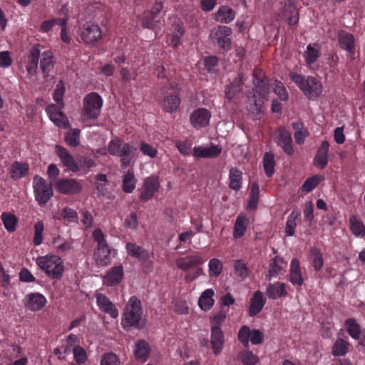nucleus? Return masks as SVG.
<instances>
[{"label":"nucleus","mask_w":365,"mask_h":365,"mask_svg":"<svg viewBox=\"0 0 365 365\" xmlns=\"http://www.w3.org/2000/svg\"><path fill=\"white\" fill-rule=\"evenodd\" d=\"M143 310L140 301L135 297L130 298L127 303L121 324L125 329H129L131 327L141 329L145 324L141 322Z\"/></svg>","instance_id":"1"},{"label":"nucleus","mask_w":365,"mask_h":365,"mask_svg":"<svg viewBox=\"0 0 365 365\" xmlns=\"http://www.w3.org/2000/svg\"><path fill=\"white\" fill-rule=\"evenodd\" d=\"M108 151L112 155L120 158V166L125 169L134 158L137 147L133 143H128L120 141L118 138L112 140L108 146Z\"/></svg>","instance_id":"2"},{"label":"nucleus","mask_w":365,"mask_h":365,"mask_svg":"<svg viewBox=\"0 0 365 365\" xmlns=\"http://www.w3.org/2000/svg\"><path fill=\"white\" fill-rule=\"evenodd\" d=\"M38 266L45 271L46 274L52 279H59L64 271V266L58 256L38 257L36 259Z\"/></svg>","instance_id":"3"},{"label":"nucleus","mask_w":365,"mask_h":365,"mask_svg":"<svg viewBox=\"0 0 365 365\" xmlns=\"http://www.w3.org/2000/svg\"><path fill=\"white\" fill-rule=\"evenodd\" d=\"M35 198L40 205H44L53 196L52 181L47 184L45 179L36 175L34 178Z\"/></svg>","instance_id":"4"},{"label":"nucleus","mask_w":365,"mask_h":365,"mask_svg":"<svg viewBox=\"0 0 365 365\" xmlns=\"http://www.w3.org/2000/svg\"><path fill=\"white\" fill-rule=\"evenodd\" d=\"M103 101L96 93H91L83 100V115L88 118H96L100 114Z\"/></svg>","instance_id":"5"},{"label":"nucleus","mask_w":365,"mask_h":365,"mask_svg":"<svg viewBox=\"0 0 365 365\" xmlns=\"http://www.w3.org/2000/svg\"><path fill=\"white\" fill-rule=\"evenodd\" d=\"M56 190L64 195H75L82 190L81 184L74 179H60L55 183Z\"/></svg>","instance_id":"6"},{"label":"nucleus","mask_w":365,"mask_h":365,"mask_svg":"<svg viewBox=\"0 0 365 365\" xmlns=\"http://www.w3.org/2000/svg\"><path fill=\"white\" fill-rule=\"evenodd\" d=\"M232 34V29L225 26H218L215 33V38L220 48L228 51L231 48V39L230 36Z\"/></svg>","instance_id":"7"},{"label":"nucleus","mask_w":365,"mask_h":365,"mask_svg":"<svg viewBox=\"0 0 365 365\" xmlns=\"http://www.w3.org/2000/svg\"><path fill=\"white\" fill-rule=\"evenodd\" d=\"M39 47V44H35L29 51L26 68L28 74L31 76H34L37 71L38 59L41 54Z\"/></svg>","instance_id":"8"},{"label":"nucleus","mask_w":365,"mask_h":365,"mask_svg":"<svg viewBox=\"0 0 365 365\" xmlns=\"http://www.w3.org/2000/svg\"><path fill=\"white\" fill-rule=\"evenodd\" d=\"M46 112L50 119L57 125L66 128L69 126L67 117L60 110L59 107L55 104L47 106Z\"/></svg>","instance_id":"9"},{"label":"nucleus","mask_w":365,"mask_h":365,"mask_svg":"<svg viewBox=\"0 0 365 365\" xmlns=\"http://www.w3.org/2000/svg\"><path fill=\"white\" fill-rule=\"evenodd\" d=\"M56 153L61 159V163L72 172H78L79 166L75 162L73 156L69 153L68 150L61 145H56Z\"/></svg>","instance_id":"10"},{"label":"nucleus","mask_w":365,"mask_h":365,"mask_svg":"<svg viewBox=\"0 0 365 365\" xmlns=\"http://www.w3.org/2000/svg\"><path fill=\"white\" fill-rule=\"evenodd\" d=\"M169 88L173 90L169 95L166 96L163 99V107L164 110L169 113H173L177 110L180 100L178 97L177 89L171 83H168Z\"/></svg>","instance_id":"11"},{"label":"nucleus","mask_w":365,"mask_h":365,"mask_svg":"<svg viewBox=\"0 0 365 365\" xmlns=\"http://www.w3.org/2000/svg\"><path fill=\"white\" fill-rule=\"evenodd\" d=\"M159 187L160 182L157 178L153 176L147 178L144 181L143 191L140 196V200L148 201L151 199Z\"/></svg>","instance_id":"12"},{"label":"nucleus","mask_w":365,"mask_h":365,"mask_svg":"<svg viewBox=\"0 0 365 365\" xmlns=\"http://www.w3.org/2000/svg\"><path fill=\"white\" fill-rule=\"evenodd\" d=\"M210 116L207 109L199 108L191 114L190 121L195 128L205 127L209 123Z\"/></svg>","instance_id":"13"},{"label":"nucleus","mask_w":365,"mask_h":365,"mask_svg":"<svg viewBox=\"0 0 365 365\" xmlns=\"http://www.w3.org/2000/svg\"><path fill=\"white\" fill-rule=\"evenodd\" d=\"M204 262L202 258L199 255L185 256L176 259V266L183 270L187 271Z\"/></svg>","instance_id":"14"},{"label":"nucleus","mask_w":365,"mask_h":365,"mask_svg":"<svg viewBox=\"0 0 365 365\" xmlns=\"http://www.w3.org/2000/svg\"><path fill=\"white\" fill-rule=\"evenodd\" d=\"M102 36L100 27L96 24L88 25L81 33L84 43L89 44L97 41Z\"/></svg>","instance_id":"15"},{"label":"nucleus","mask_w":365,"mask_h":365,"mask_svg":"<svg viewBox=\"0 0 365 365\" xmlns=\"http://www.w3.org/2000/svg\"><path fill=\"white\" fill-rule=\"evenodd\" d=\"M211 344L213 353L218 355L225 343L224 334L220 327H211Z\"/></svg>","instance_id":"16"},{"label":"nucleus","mask_w":365,"mask_h":365,"mask_svg":"<svg viewBox=\"0 0 365 365\" xmlns=\"http://www.w3.org/2000/svg\"><path fill=\"white\" fill-rule=\"evenodd\" d=\"M123 275L122 266L113 267L103 276V282L106 286H115L120 282Z\"/></svg>","instance_id":"17"},{"label":"nucleus","mask_w":365,"mask_h":365,"mask_svg":"<svg viewBox=\"0 0 365 365\" xmlns=\"http://www.w3.org/2000/svg\"><path fill=\"white\" fill-rule=\"evenodd\" d=\"M97 303L100 309L113 318L118 315V312L111 301L103 294H96Z\"/></svg>","instance_id":"18"},{"label":"nucleus","mask_w":365,"mask_h":365,"mask_svg":"<svg viewBox=\"0 0 365 365\" xmlns=\"http://www.w3.org/2000/svg\"><path fill=\"white\" fill-rule=\"evenodd\" d=\"M264 101L262 98L256 99L255 96L249 99V103L247 106L248 115L252 120H258L262 116V108Z\"/></svg>","instance_id":"19"},{"label":"nucleus","mask_w":365,"mask_h":365,"mask_svg":"<svg viewBox=\"0 0 365 365\" xmlns=\"http://www.w3.org/2000/svg\"><path fill=\"white\" fill-rule=\"evenodd\" d=\"M338 41L341 48L350 53H354V38L351 34L340 31L338 34Z\"/></svg>","instance_id":"20"},{"label":"nucleus","mask_w":365,"mask_h":365,"mask_svg":"<svg viewBox=\"0 0 365 365\" xmlns=\"http://www.w3.org/2000/svg\"><path fill=\"white\" fill-rule=\"evenodd\" d=\"M126 249L129 255L137 258L140 262H145L150 257L149 253L147 250L135 243H127Z\"/></svg>","instance_id":"21"},{"label":"nucleus","mask_w":365,"mask_h":365,"mask_svg":"<svg viewBox=\"0 0 365 365\" xmlns=\"http://www.w3.org/2000/svg\"><path fill=\"white\" fill-rule=\"evenodd\" d=\"M243 84V75L238 74L237 77L226 87L225 97L231 100L237 93H239L242 90Z\"/></svg>","instance_id":"22"},{"label":"nucleus","mask_w":365,"mask_h":365,"mask_svg":"<svg viewBox=\"0 0 365 365\" xmlns=\"http://www.w3.org/2000/svg\"><path fill=\"white\" fill-rule=\"evenodd\" d=\"M289 280L292 284L301 286L303 284V278L300 269L299 262L294 258L291 261Z\"/></svg>","instance_id":"23"},{"label":"nucleus","mask_w":365,"mask_h":365,"mask_svg":"<svg viewBox=\"0 0 365 365\" xmlns=\"http://www.w3.org/2000/svg\"><path fill=\"white\" fill-rule=\"evenodd\" d=\"M282 18L284 19L289 25H294L299 21V14L295 4H290L284 7L281 12Z\"/></svg>","instance_id":"24"},{"label":"nucleus","mask_w":365,"mask_h":365,"mask_svg":"<svg viewBox=\"0 0 365 365\" xmlns=\"http://www.w3.org/2000/svg\"><path fill=\"white\" fill-rule=\"evenodd\" d=\"M305 88L307 89L309 93L304 94L309 98L319 96L322 92V86L320 81L312 76H309L307 78Z\"/></svg>","instance_id":"25"},{"label":"nucleus","mask_w":365,"mask_h":365,"mask_svg":"<svg viewBox=\"0 0 365 365\" xmlns=\"http://www.w3.org/2000/svg\"><path fill=\"white\" fill-rule=\"evenodd\" d=\"M53 58V53L49 51L42 53V58L40 61V68L45 78L49 76L51 71L53 69L54 61Z\"/></svg>","instance_id":"26"},{"label":"nucleus","mask_w":365,"mask_h":365,"mask_svg":"<svg viewBox=\"0 0 365 365\" xmlns=\"http://www.w3.org/2000/svg\"><path fill=\"white\" fill-rule=\"evenodd\" d=\"M110 250L107 244L98 246L94 253L96 262L101 266H106L110 262Z\"/></svg>","instance_id":"27"},{"label":"nucleus","mask_w":365,"mask_h":365,"mask_svg":"<svg viewBox=\"0 0 365 365\" xmlns=\"http://www.w3.org/2000/svg\"><path fill=\"white\" fill-rule=\"evenodd\" d=\"M194 156L197 158H216L221 153L222 149L218 146L210 148L195 147L194 148Z\"/></svg>","instance_id":"28"},{"label":"nucleus","mask_w":365,"mask_h":365,"mask_svg":"<svg viewBox=\"0 0 365 365\" xmlns=\"http://www.w3.org/2000/svg\"><path fill=\"white\" fill-rule=\"evenodd\" d=\"M29 300L26 304L28 309L33 311L41 309L46 302V298L39 293H32L28 296Z\"/></svg>","instance_id":"29"},{"label":"nucleus","mask_w":365,"mask_h":365,"mask_svg":"<svg viewBox=\"0 0 365 365\" xmlns=\"http://www.w3.org/2000/svg\"><path fill=\"white\" fill-rule=\"evenodd\" d=\"M292 140L289 132L283 130L279 133L277 144L282 148L284 151L289 155H292L294 153V149L292 145Z\"/></svg>","instance_id":"30"},{"label":"nucleus","mask_w":365,"mask_h":365,"mask_svg":"<svg viewBox=\"0 0 365 365\" xmlns=\"http://www.w3.org/2000/svg\"><path fill=\"white\" fill-rule=\"evenodd\" d=\"M264 305L262 293L260 291H257L254 297L251 299V304L249 310V314L251 317L257 315L261 312Z\"/></svg>","instance_id":"31"},{"label":"nucleus","mask_w":365,"mask_h":365,"mask_svg":"<svg viewBox=\"0 0 365 365\" xmlns=\"http://www.w3.org/2000/svg\"><path fill=\"white\" fill-rule=\"evenodd\" d=\"M235 11L227 6L220 7L215 14L216 20L222 24H228L231 22L235 19Z\"/></svg>","instance_id":"32"},{"label":"nucleus","mask_w":365,"mask_h":365,"mask_svg":"<svg viewBox=\"0 0 365 365\" xmlns=\"http://www.w3.org/2000/svg\"><path fill=\"white\" fill-rule=\"evenodd\" d=\"M253 83L255 90L262 98L269 92L270 85L267 79H259L257 76V71H254Z\"/></svg>","instance_id":"33"},{"label":"nucleus","mask_w":365,"mask_h":365,"mask_svg":"<svg viewBox=\"0 0 365 365\" xmlns=\"http://www.w3.org/2000/svg\"><path fill=\"white\" fill-rule=\"evenodd\" d=\"M29 169V164L16 161L11 165V177L14 180H19L28 174Z\"/></svg>","instance_id":"34"},{"label":"nucleus","mask_w":365,"mask_h":365,"mask_svg":"<svg viewBox=\"0 0 365 365\" xmlns=\"http://www.w3.org/2000/svg\"><path fill=\"white\" fill-rule=\"evenodd\" d=\"M214 291L212 289H207L202 292L198 300L199 307L204 311L210 310L213 304Z\"/></svg>","instance_id":"35"},{"label":"nucleus","mask_w":365,"mask_h":365,"mask_svg":"<svg viewBox=\"0 0 365 365\" xmlns=\"http://www.w3.org/2000/svg\"><path fill=\"white\" fill-rule=\"evenodd\" d=\"M285 284L284 283H275L269 284L267 287V294L270 299H277L287 295Z\"/></svg>","instance_id":"36"},{"label":"nucleus","mask_w":365,"mask_h":365,"mask_svg":"<svg viewBox=\"0 0 365 365\" xmlns=\"http://www.w3.org/2000/svg\"><path fill=\"white\" fill-rule=\"evenodd\" d=\"M230 187L239 190L241 187L242 173L237 168H232L230 170Z\"/></svg>","instance_id":"37"},{"label":"nucleus","mask_w":365,"mask_h":365,"mask_svg":"<svg viewBox=\"0 0 365 365\" xmlns=\"http://www.w3.org/2000/svg\"><path fill=\"white\" fill-rule=\"evenodd\" d=\"M274 156L271 152L265 153L263 158V168L267 177H271L274 171Z\"/></svg>","instance_id":"38"},{"label":"nucleus","mask_w":365,"mask_h":365,"mask_svg":"<svg viewBox=\"0 0 365 365\" xmlns=\"http://www.w3.org/2000/svg\"><path fill=\"white\" fill-rule=\"evenodd\" d=\"M1 217L8 232H12L16 230L18 219L14 214L3 212Z\"/></svg>","instance_id":"39"},{"label":"nucleus","mask_w":365,"mask_h":365,"mask_svg":"<svg viewBox=\"0 0 365 365\" xmlns=\"http://www.w3.org/2000/svg\"><path fill=\"white\" fill-rule=\"evenodd\" d=\"M150 346L149 344L144 340H140L136 344V349L135 355L137 359L145 361L149 356Z\"/></svg>","instance_id":"40"},{"label":"nucleus","mask_w":365,"mask_h":365,"mask_svg":"<svg viewBox=\"0 0 365 365\" xmlns=\"http://www.w3.org/2000/svg\"><path fill=\"white\" fill-rule=\"evenodd\" d=\"M81 130L78 128H70L65 135L66 143L71 147H76L80 144Z\"/></svg>","instance_id":"41"},{"label":"nucleus","mask_w":365,"mask_h":365,"mask_svg":"<svg viewBox=\"0 0 365 365\" xmlns=\"http://www.w3.org/2000/svg\"><path fill=\"white\" fill-rule=\"evenodd\" d=\"M157 16L150 14L148 11L145 12L142 19V26L143 28L154 30L159 27L160 21L156 19Z\"/></svg>","instance_id":"42"},{"label":"nucleus","mask_w":365,"mask_h":365,"mask_svg":"<svg viewBox=\"0 0 365 365\" xmlns=\"http://www.w3.org/2000/svg\"><path fill=\"white\" fill-rule=\"evenodd\" d=\"M259 187L257 182H255L252 184L250 200L248 202V208L255 209L259 202Z\"/></svg>","instance_id":"43"},{"label":"nucleus","mask_w":365,"mask_h":365,"mask_svg":"<svg viewBox=\"0 0 365 365\" xmlns=\"http://www.w3.org/2000/svg\"><path fill=\"white\" fill-rule=\"evenodd\" d=\"M283 263L284 260L282 258L275 257L272 259V262H271L269 264V272L267 277L269 279H271L272 277L278 275L280 271L282 269L281 264Z\"/></svg>","instance_id":"44"},{"label":"nucleus","mask_w":365,"mask_h":365,"mask_svg":"<svg viewBox=\"0 0 365 365\" xmlns=\"http://www.w3.org/2000/svg\"><path fill=\"white\" fill-rule=\"evenodd\" d=\"M299 213L294 210L289 215L287 218L285 227V232L288 236H293L297 226L296 220L298 218Z\"/></svg>","instance_id":"45"},{"label":"nucleus","mask_w":365,"mask_h":365,"mask_svg":"<svg viewBox=\"0 0 365 365\" xmlns=\"http://www.w3.org/2000/svg\"><path fill=\"white\" fill-rule=\"evenodd\" d=\"M350 229L352 233L356 235H365V227L363 223L359 221L355 217H350Z\"/></svg>","instance_id":"46"},{"label":"nucleus","mask_w":365,"mask_h":365,"mask_svg":"<svg viewBox=\"0 0 365 365\" xmlns=\"http://www.w3.org/2000/svg\"><path fill=\"white\" fill-rule=\"evenodd\" d=\"M349 343L342 339H339L334 343L332 348V354L334 356H344L348 351Z\"/></svg>","instance_id":"47"},{"label":"nucleus","mask_w":365,"mask_h":365,"mask_svg":"<svg viewBox=\"0 0 365 365\" xmlns=\"http://www.w3.org/2000/svg\"><path fill=\"white\" fill-rule=\"evenodd\" d=\"M311 257L312 258V263L314 270H320L324 264L322 254L320 250L317 247L312 248Z\"/></svg>","instance_id":"48"},{"label":"nucleus","mask_w":365,"mask_h":365,"mask_svg":"<svg viewBox=\"0 0 365 365\" xmlns=\"http://www.w3.org/2000/svg\"><path fill=\"white\" fill-rule=\"evenodd\" d=\"M247 225V220L246 217H238L237 218L234 228L235 237L238 238L244 235Z\"/></svg>","instance_id":"49"},{"label":"nucleus","mask_w":365,"mask_h":365,"mask_svg":"<svg viewBox=\"0 0 365 365\" xmlns=\"http://www.w3.org/2000/svg\"><path fill=\"white\" fill-rule=\"evenodd\" d=\"M346 329L349 334L354 339H360L361 330L359 325L356 324L354 319H348L346 321Z\"/></svg>","instance_id":"50"},{"label":"nucleus","mask_w":365,"mask_h":365,"mask_svg":"<svg viewBox=\"0 0 365 365\" xmlns=\"http://www.w3.org/2000/svg\"><path fill=\"white\" fill-rule=\"evenodd\" d=\"M135 182L133 173L130 171L124 176L123 182V190L125 192L130 193L135 189Z\"/></svg>","instance_id":"51"},{"label":"nucleus","mask_w":365,"mask_h":365,"mask_svg":"<svg viewBox=\"0 0 365 365\" xmlns=\"http://www.w3.org/2000/svg\"><path fill=\"white\" fill-rule=\"evenodd\" d=\"M222 263L217 259L213 258L209 262V272L210 277H217L222 270Z\"/></svg>","instance_id":"52"},{"label":"nucleus","mask_w":365,"mask_h":365,"mask_svg":"<svg viewBox=\"0 0 365 365\" xmlns=\"http://www.w3.org/2000/svg\"><path fill=\"white\" fill-rule=\"evenodd\" d=\"M234 268L235 275L239 277L244 279L249 275V269L246 264L241 260L235 262Z\"/></svg>","instance_id":"53"},{"label":"nucleus","mask_w":365,"mask_h":365,"mask_svg":"<svg viewBox=\"0 0 365 365\" xmlns=\"http://www.w3.org/2000/svg\"><path fill=\"white\" fill-rule=\"evenodd\" d=\"M290 78L298 86L304 93H309L307 89L305 88L307 79L304 76L297 73L290 72L289 74Z\"/></svg>","instance_id":"54"},{"label":"nucleus","mask_w":365,"mask_h":365,"mask_svg":"<svg viewBox=\"0 0 365 365\" xmlns=\"http://www.w3.org/2000/svg\"><path fill=\"white\" fill-rule=\"evenodd\" d=\"M319 56V51L309 44L305 52V59L307 64L314 63Z\"/></svg>","instance_id":"55"},{"label":"nucleus","mask_w":365,"mask_h":365,"mask_svg":"<svg viewBox=\"0 0 365 365\" xmlns=\"http://www.w3.org/2000/svg\"><path fill=\"white\" fill-rule=\"evenodd\" d=\"M43 223L42 221L37 222L34 225V237L33 242L35 245H40L43 241Z\"/></svg>","instance_id":"56"},{"label":"nucleus","mask_w":365,"mask_h":365,"mask_svg":"<svg viewBox=\"0 0 365 365\" xmlns=\"http://www.w3.org/2000/svg\"><path fill=\"white\" fill-rule=\"evenodd\" d=\"M101 365H120V360L115 354L106 353L102 356Z\"/></svg>","instance_id":"57"},{"label":"nucleus","mask_w":365,"mask_h":365,"mask_svg":"<svg viewBox=\"0 0 365 365\" xmlns=\"http://www.w3.org/2000/svg\"><path fill=\"white\" fill-rule=\"evenodd\" d=\"M319 179L320 178L319 175H314L313 177L307 179L302 187V190L307 192L312 191L319 183Z\"/></svg>","instance_id":"58"},{"label":"nucleus","mask_w":365,"mask_h":365,"mask_svg":"<svg viewBox=\"0 0 365 365\" xmlns=\"http://www.w3.org/2000/svg\"><path fill=\"white\" fill-rule=\"evenodd\" d=\"M65 92L64 84L62 81H60L56 85V88L53 93V99L61 106H63V96Z\"/></svg>","instance_id":"59"},{"label":"nucleus","mask_w":365,"mask_h":365,"mask_svg":"<svg viewBox=\"0 0 365 365\" xmlns=\"http://www.w3.org/2000/svg\"><path fill=\"white\" fill-rule=\"evenodd\" d=\"M251 331L247 326H243L238 332V339L242 344L247 347L249 344V338L250 337Z\"/></svg>","instance_id":"60"},{"label":"nucleus","mask_w":365,"mask_h":365,"mask_svg":"<svg viewBox=\"0 0 365 365\" xmlns=\"http://www.w3.org/2000/svg\"><path fill=\"white\" fill-rule=\"evenodd\" d=\"M274 91L282 101L288 99V93L284 88L283 83L280 81H275Z\"/></svg>","instance_id":"61"},{"label":"nucleus","mask_w":365,"mask_h":365,"mask_svg":"<svg viewBox=\"0 0 365 365\" xmlns=\"http://www.w3.org/2000/svg\"><path fill=\"white\" fill-rule=\"evenodd\" d=\"M74 359L78 364H83L87 360L86 351L81 346L73 349Z\"/></svg>","instance_id":"62"},{"label":"nucleus","mask_w":365,"mask_h":365,"mask_svg":"<svg viewBox=\"0 0 365 365\" xmlns=\"http://www.w3.org/2000/svg\"><path fill=\"white\" fill-rule=\"evenodd\" d=\"M183 33L184 31L182 28L180 26V25H178L172 35L171 45L173 47L177 48L178 45L180 44V38L182 36Z\"/></svg>","instance_id":"63"},{"label":"nucleus","mask_w":365,"mask_h":365,"mask_svg":"<svg viewBox=\"0 0 365 365\" xmlns=\"http://www.w3.org/2000/svg\"><path fill=\"white\" fill-rule=\"evenodd\" d=\"M242 363L245 365H255L258 361V357L251 351H247L242 356Z\"/></svg>","instance_id":"64"}]
</instances>
